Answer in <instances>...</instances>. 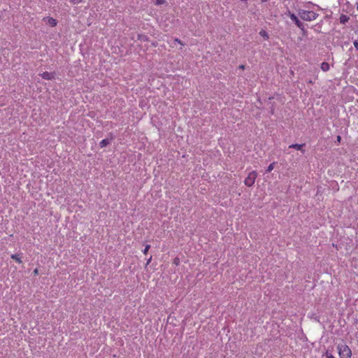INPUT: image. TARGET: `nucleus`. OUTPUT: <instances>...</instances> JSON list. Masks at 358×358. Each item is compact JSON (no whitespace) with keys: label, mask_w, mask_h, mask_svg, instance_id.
I'll return each mask as SVG.
<instances>
[{"label":"nucleus","mask_w":358,"mask_h":358,"mask_svg":"<svg viewBox=\"0 0 358 358\" xmlns=\"http://www.w3.org/2000/svg\"><path fill=\"white\" fill-rule=\"evenodd\" d=\"M300 18L305 21H313L317 18L318 14L312 10H300L298 13Z\"/></svg>","instance_id":"obj_1"},{"label":"nucleus","mask_w":358,"mask_h":358,"mask_svg":"<svg viewBox=\"0 0 358 358\" xmlns=\"http://www.w3.org/2000/svg\"><path fill=\"white\" fill-rule=\"evenodd\" d=\"M338 351L340 358H350L352 356V351L348 345L345 343H339L338 345Z\"/></svg>","instance_id":"obj_2"},{"label":"nucleus","mask_w":358,"mask_h":358,"mask_svg":"<svg viewBox=\"0 0 358 358\" xmlns=\"http://www.w3.org/2000/svg\"><path fill=\"white\" fill-rule=\"evenodd\" d=\"M257 173L255 171L250 172L244 180V184L248 187H252L257 179Z\"/></svg>","instance_id":"obj_3"},{"label":"nucleus","mask_w":358,"mask_h":358,"mask_svg":"<svg viewBox=\"0 0 358 358\" xmlns=\"http://www.w3.org/2000/svg\"><path fill=\"white\" fill-rule=\"evenodd\" d=\"M289 16L290 19L295 23V24L302 31L303 34H305L306 30L305 29L304 24L299 20V18L294 13H290Z\"/></svg>","instance_id":"obj_4"},{"label":"nucleus","mask_w":358,"mask_h":358,"mask_svg":"<svg viewBox=\"0 0 358 358\" xmlns=\"http://www.w3.org/2000/svg\"><path fill=\"white\" fill-rule=\"evenodd\" d=\"M43 20L48 24H49L50 27H56L57 24V20H55V18L53 17H45L43 18Z\"/></svg>","instance_id":"obj_5"},{"label":"nucleus","mask_w":358,"mask_h":358,"mask_svg":"<svg viewBox=\"0 0 358 358\" xmlns=\"http://www.w3.org/2000/svg\"><path fill=\"white\" fill-rule=\"evenodd\" d=\"M41 76L43 79L45 80H52L55 78V75L52 73L45 71L41 74Z\"/></svg>","instance_id":"obj_6"},{"label":"nucleus","mask_w":358,"mask_h":358,"mask_svg":"<svg viewBox=\"0 0 358 358\" xmlns=\"http://www.w3.org/2000/svg\"><path fill=\"white\" fill-rule=\"evenodd\" d=\"M320 68H321L322 71H323L324 72H327V71H329L330 65L327 62H322L321 64Z\"/></svg>","instance_id":"obj_7"},{"label":"nucleus","mask_w":358,"mask_h":358,"mask_svg":"<svg viewBox=\"0 0 358 358\" xmlns=\"http://www.w3.org/2000/svg\"><path fill=\"white\" fill-rule=\"evenodd\" d=\"M11 258L14 259L16 262L18 264H21L22 262V257L20 254H13L11 255Z\"/></svg>","instance_id":"obj_8"},{"label":"nucleus","mask_w":358,"mask_h":358,"mask_svg":"<svg viewBox=\"0 0 358 358\" xmlns=\"http://www.w3.org/2000/svg\"><path fill=\"white\" fill-rule=\"evenodd\" d=\"M110 143V140L108 138L103 139L100 143L99 145L101 148L106 147L108 145H109Z\"/></svg>","instance_id":"obj_9"},{"label":"nucleus","mask_w":358,"mask_h":358,"mask_svg":"<svg viewBox=\"0 0 358 358\" xmlns=\"http://www.w3.org/2000/svg\"><path fill=\"white\" fill-rule=\"evenodd\" d=\"M259 35L262 36L265 40H268L269 38L268 33L264 29H262L259 31Z\"/></svg>","instance_id":"obj_10"},{"label":"nucleus","mask_w":358,"mask_h":358,"mask_svg":"<svg viewBox=\"0 0 358 358\" xmlns=\"http://www.w3.org/2000/svg\"><path fill=\"white\" fill-rule=\"evenodd\" d=\"M303 145V144H292L289 145V148H295L297 150H302Z\"/></svg>","instance_id":"obj_11"},{"label":"nucleus","mask_w":358,"mask_h":358,"mask_svg":"<svg viewBox=\"0 0 358 358\" xmlns=\"http://www.w3.org/2000/svg\"><path fill=\"white\" fill-rule=\"evenodd\" d=\"M348 20H349V17H348L345 15H342L340 17V22H341V23L345 24V22H347L348 21Z\"/></svg>","instance_id":"obj_12"},{"label":"nucleus","mask_w":358,"mask_h":358,"mask_svg":"<svg viewBox=\"0 0 358 358\" xmlns=\"http://www.w3.org/2000/svg\"><path fill=\"white\" fill-rule=\"evenodd\" d=\"M152 2L155 5H161L166 3L165 0H152Z\"/></svg>","instance_id":"obj_13"},{"label":"nucleus","mask_w":358,"mask_h":358,"mask_svg":"<svg viewBox=\"0 0 358 358\" xmlns=\"http://www.w3.org/2000/svg\"><path fill=\"white\" fill-rule=\"evenodd\" d=\"M275 164V162H273V163L270 164L269 166L267 167L266 171L271 172L274 169Z\"/></svg>","instance_id":"obj_14"},{"label":"nucleus","mask_w":358,"mask_h":358,"mask_svg":"<svg viewBox=\"0 0 358 358\" xmlns=\"http://www.w3.org/2000/svg\"><path fill=\"white\" fill-rule=\"evenodd\" d=\"M150 248V245H147L145 247V248H144V250L143 251V254L144 255H147Z\"/></svg>","instance_id":"obj_15"},{"label":"nucleus","mask_w":358,"mask_h":358,"mask_svg":"<svg viewBox=\"0 0 358 358\" xmlns=\"http://www.w3.org/2000/svg\"><path fill=\"white\" fill-rule=\"evenodd\" d=\"M326 357L327 358H335L334 356L329 352H326Z\"/></svg>","instance_id":"obj_16"},{"label":"nucleus","mask_w":358,"mask_h":358,"mask_svg":"<svg viewBox=\"0 0 358 358\" xmlns=\"http://www.w3.org/2000/svg\"><path fill=\"white\" fill-rule=\"evenodd\" d=\"M174 41L181 45H184V43L182 42L181 40H180L179 38H175L174 39Z\"/></svg>","instance_id":"obj_17"},{"label":"nucleus","mask_w":358,"mask_h":358,"mask_svg":"<svg viewBox=\"0 0 358 358\" xmlns=\"http://www.w3.org/2000/svg\"><path fill=\"white\" fill-rule=\"evenodd\" d=\"M180 260L178 257L175 258L173 260V264L178 266L179 264Z\"/></svg>","instance_id":"obj_18"},{"label":"nucleus","mask_w":358,"mask_h":358,"mask_svg":"<svg viewBox=\"0 0 358 358\" xmlns=\"http://www.w3.org/2000/svg\"><path fill=\"white\" fill-rule=\"evenodd\" d=\"M83 0H70V1L74 4H77V3H79L82 1Z\"/></svg>","instance_id":"obj_19"},{"label":"nucleus","mask_w":358,"mask_h":358,"mask_svg":"<svg viewBox=\"0 0 358 358\" xmlns=\"http://www.w3.org/2000/svg\"><path fill=\"white\" fill-rule=\"evenodd\" d=\"M353 45H354L355 48H356V50L358 51V41H355L353 42Z\"/></svg>","instance_id":"obj_20"},{"label":"nucleus","mask_w":358,"mask_h":358,"mask_svg":"<svg viewBox=\"0 0 358 358\" xmlns=\"http://www.w3.org/2000/svg\"><path fill=\"white\" fill-rule=\"evenodd\" d=\"M341 141V137L340 136H338L336 138V141L338 143H340Z\"/></svg>","instance_id":"obj_21"},{"label":"nucleus","mask_w":358,"mask_h":358,"mask_svg":"<svg viewBox=\"0 0 358 358\" xmlns=\"http://www.w3.org/2000/svg\"><path fill=\"white\" fill-rule=\"evenodd\" d=\"M34 275H38V269L37 268L34 270Z\"/></svg>","instance_id":"obj_22"},{"label":"nucleus","mask_w":358,"mask_h":358,"mask_svg":"<svg viewBox=\"0 0 358 358\" xmlns=\"http://www.w3.org/2000/svg\"><path fill=\"white\" fill-rule=\"evenodd\" d=\"M151 260H152V256L150 257V258L148 259V261L146 262V265H148L150 263Z\"/></svg>","instance_id":"obj_23"},{"label":"nucleus","mask_w":358,"mask_h":358,"mask_svg":"<svg viewBox=\"0 0 358 358\" xmlns=\"http://www.w3.org/2000/svg\"><path fill=\"white\" fill-rule=\"evenodd\" d=\"M152 46L156 47V46L157 45V43H156V42H153V43H152Z\"/></svg>","instance_id":"obj_24"},{"label":"nucleus","mask_w":358,"mask_h":358,"mask_svg":"<svg viewBox=\"0 0 358 358\" xmlns=\"http://www.w3.org/2000/svg\"><path fill=\"white\" fill-rule=\"evenodd\" d=\"M239 69H245V66L244 65H240L239 66Z\"/></svg>","instance_id":"obj_25"},{"label":"nucleus","mask_w":358,"mask_h":358,"mask_svg":"<svg viewBox=\"0 0 358 358\" xmlns=\"http://www.w3.org/2000/svg\"><path fill=\"white\" fill-rule=\"evenodd\" d=\"M308 83L309 84H313V83H314V82H313V80H308Z\"/></svg>","instance_id":"obj_26"},{"label":"nucleus","mask_w":358,"mask_h":358,"mask_svg":"<svg viewBox=\"0 0 358 358\" xmlns=\"http://www.w3.org/2000/svg\"><path fill=\"white\" fill-rule=\"evenodd\" d=\"M357 9L358 10V3H357Z\"/></svg>","instance_id":"obj_27"}]
</instances>
